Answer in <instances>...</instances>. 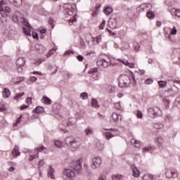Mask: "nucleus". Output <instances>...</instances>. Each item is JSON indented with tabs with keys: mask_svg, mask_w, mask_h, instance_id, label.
Segmentation results:
<instances>
[{
	"mask_svg": "<svg viewBox=\"0 0 180 180\" xmlns=\"http://www.w3.org/2000/svg\"><path fill=\"white\" fill-rule=\"evenodd\" d=\"M63 144V143L61 141H55L54 142V145L56 146V147H58V148H61Z\"/></svg>",
	"mask_w": 180,
	"mask_h": 180,
	"instance_id": "f704fd0d",
	"label": "nucleus"
},
{
	"mask_svg": "<svg viewBox=\"0 0 180 180\" xmlns=\"http://www.w3.org/2000/svg\"><path fill=\"white\" fill-rule=\"evenodd\" d=\"M31 29H33V28L32 27V28H27L26 27H22V31L25 33V34H26L27 36H32V32H30Z\"/></svg>",
	"mask_w": 180,
	"mask_h": 180,
	"instance_id": "cd10ccee",
	"label": "nucleus"
},
{
	"mask_svg": "<svg viewBox=\"0 0 180 180\" xmlns=\"http://www.w3.org/2000/svg\"><path fill=\"white\" fill-rule=\"evenodd\" d=\"M114 108H115V109H117V110H120V109H122V106L120 105V103H114Z\"/></svg>",
	"mask_w": 180,
	"mask_h": 180,
	"instance_id": "a18cd8bd",
	"label": "nucleus"
},
{
	"mask_svg": "<svg viewBox=\"0 0 180 180\" xmlns=\"http://www.w3.org/2000/svg\"><path fill=\"white\" fill-rule=\"evenodd\" d=\"M70 54H74V51L69 50L65 52V56H70Z\"/></svg>",
	"mask_w": 180,
	"mask_h": 180,
	"instance_id": "052dcab7",
	"label": "nucleus"
},
{
	"mask_svg": "<svg viewBox=\"0 0 180 180\" xmlns=\"http://www.w3.org/2000/svg\"><path fill=\"white\" fill-rule=\"evenodd\" d=\"M148 115L152 119H155V117L162 116V110L158 107L149 108H148Z\"/></svg>",
	"mask_w": 180,
	"mask_h": 180,
	"instance_id": "20e7f679",
	"label": "nucleus"
},
{
	"mask_svg": "<svg viewBox=\"0 0 180 180\" xmlns=\"http://www.w3.org/2000/svg\"><path fill=\"white\" fill-rule=\"evenodd\" d=\"M44 165V162L43 160H40L38 164V167H43Z\"/></svg>",
	"mask_w": 180,
	"mask_h": 180,
	"instance_id": "e2e57ef3",
	"label": "nucleus"
},
{
	"mask_svg": "<svg viewBox=\"0 0 180 180\" xmlns=\"http://www.w3.org/2000/svg\"><path fill=\"white\" fill-rule=\"evenodd\" d=\"M77 58L78 61H83L84 60V56H82L81 55H78L77 56Z\"/></svg>",
	"mask_w": 180,
	"mask_h": 180,
	"instance_id": "680f3d73",
	"label": "nucleus"
},
{
	"mask_svg": "<svg viewBox=\"0 0 180 180\" xmlns=\"http://www.w3.org/2000/svg\"><path fill=\"white\" fill-rule=\"evenodd\" d=\"M13 21L15 22V23H18V22H19V17H18V15H16V14H14L13 15Z\"/></svg>",
	"mask_w": 180,
	"mask_h": 180,
	"instance_id": "49530a36",
	"label": "nucleus"
},
{
	"mask_svg": "<svg viewBox=\"0 0 180 180\" xmlns=\"http://www.w3.org/2000/svg\"><path fill=\"white\" fill-rule=\"evenodd\" d=\"M104 13L109 16V15L113 13V8L112 7H106L104 10Z\"/></svg>",
	"mask_w": 180,
	"mask_h": 180,
	"instance_id": "c756f323",
	"label": "nucleus"
},
{
	"mask_svg": "<svg viewBox=\"0 0 180 180\" xmlns=\"http://www.w3.org/2000/svg\"><path fill=\"white\" fill-rule=\"evenodd\" d=\"M166 178H178V172L176 169H169L165 172Z\"/></svg>",
	"mask_w": 180,
	"mask_h": 180,
	"instance_id": "9b49d317",
	"label": "nucleus"
},
{
	"mask_svg": "<svg viewBox=\"0 0 180 180\" xmlns=\"http://www.w3.org/2000/svg\"><path fill=\"white\" fill-rule=\"evenodd\" d=\"M104 135L105 136L107 140H109L113 137V135L110 132H105Z\"/></svg>",
	"mask_w": 180,
	"mask_h": 180,
	"instance_id": "a19ab883",
	"label": "nucleus"
},
{
	"mask_svg": "<svg viewBox=\"0 0 180 180\" xmlns=\"http://www.w3.org/2000/svg\"><path fill=\"white\" fill-rule=\"evenodd\" d=\"M174 16H176V18H180V9H175L174 11Z\"/></svg>",
	"mask_w": 180,
	"mask_h": 180,
	"instance_id": "de8ad7c7",
	"label": "nucleus"
},
{
	"mask_svg": "<svg viewBox=\"0 0 180 180\" xmlns=\"http://www.w3.org/2000/svg\"><path fill=\"white\" fill-rule=\"evenodd\" d=\"M151 149L152 148L150 146H148V147H145L143 149V153H147L148 151H151Z\"/></svg>",
	"mask_w": 180,
	"mask_h": 180,
	"instance_id": "5fc2aeb1",
	"label": "nucleus"
},
{
	"mask_svg": "<svg viewBox=\"0 0 180 180\" xmlns=\"http://www.w3.org/2000/svg\"><path fill=\"white\" fill-rule=\"evenodd\" d=\"M157 142L158 143L159 146H162V143H164V139H162V137H158L157 139Z\"/></svg>",
	"mask_w": 180,
	"mask_h": 180,
	"instance_id": "c03bdc74",
	"label": "nucleus"
},
{
	"mask_svg": "<svg viewBox=\"0 0 180 180\" xmlns=\"http://www.w3.org/2000/svg\"><path fill=\"white\" fill-rule=\"evenodd\" d=\"M44 61V58L38 59V60L34 63V65L37 67V66H39V64H41V63H43Z\"/></svg>",
	"mask_w": 180,
	"mask_h": 180,
	"instance_id": "37998d69",
	"label": "nucleus"
},
{
	"mask_svg": "<svg viewBox=\"0 0 180 180\" xmlns=\"http://www.w3.org/2000/svg\"><path fill=\"white\" fill-rule=\"evenodd\" d=\"M146 16L147 18H148V19H153V18H154L155 15L152 11H148L146 14Z\"/></svg>",
	"mask_w": 180,
	"mask_h": 180,
	"instance_id": "4c0bfd02",
	"label": "nucleus"
},
{
	"mask_svg": "<svg viewBox=\"0 0 180 180\" xmlns=\"http://www.w3.org/2000/svg\"><path fill=\"white\" fill-rule=\"evenodd\" d=\"M22 25L25 27H27V29H32V25L29 23V20L25 18H22Z\"/></svg>",
	"mask_w": 180,
	"mask_h": 180,
	"instance_id": "393cba45",
	"label": "nucleus"
},
{
	"mask_svg": "<svg viewBox=\"0 0 180 180\" xmlns=\"http://www.w3.org/2000/svg\"><path fill=\"white\" fill-rule=\"evenodd\" d=\"M6 110V108H5V105L4 104L0 105V112H5Z\"/></svg>",
	"mask_w": 180,
	"mask_h": 180,
	"instance_id": "bf43d9fd",
	"label": "nucleus"
},
{
	"mask_svg": "<svg viewBox=\"0 0 180 180\" xmlns=\"http://www.w3.org/2000/svg\"><path fill=\"white\" fill-rule=\"evenodd\" d=\"M165 123H172V117L170 115H166L165 117Z\"/></svg>",
	"mask_w": 180,
	"mask_h": 180,
	"instance_id": "72a5a7b5",
	"label": "nucleus"
},
{
	"mask_svg": "<svg viewBox=\"0 0 180 180\" xmlns=\"http://www.w3.org/2000/svg\"><path fill=\"white\" fill-rule=\"evenodd\" d=\"M158 85H159L160 88H164V87L167 86V82L160 80L158 82Z\"/></svg>",
	"mask_w": 180,
	"mask_h": 180,
	"instance_id": "c9c22d12",
	"label": "nucleus"
},
{
	"mask_svg": "<svg viewBox=\"0 0 180 180\" xmlns=\"http://www.w3.org/2000/svg\"><path fill=\"white\" fill-rule=\"evenodd\" d=\"M37 47V50H41L39 53H44L46 51V48L43 45H38Z\"/></svg>",
	"mask_w": 180,
	"mask_h": 180,
	"instance_id": "58836bf2",
	"label": "nucleus"
},
{
	"mask_svg": "<svg viewBox=\"0 0 180 180\" xmlns=\"http://www.w3.org/2000/svg\"><path fill=\"white\" fill-rule=\"evenodd\" d=\"M46 149V147H44V146L39 147V148H37V149L35 150L37 154L34 155H31L29 158L30 161H33V160H34V158H39V153H41L42 151H44Z\"/></svg>",
	"mask_w": 180,
	"mask_h": 180,
	"instance_id": "ddd939ff",
	"label": "nucleus"
},
{
	"mask_svg": "<svg viewBox=\"0 0 180 180\" xmlns=\"http://www.w3.org/2000/svg\"><path fill=\"white\" fill-rule=\"evenodd\" d=\"M163 102H164V103H165V105H169V103H171V101H169V99H167V98H165V99L163 100Z\"/></svg>",
	"mask_w": 180,
	"mask_h": 180,
	"instance_id": "69168bd1",
	"label": "nucleus"
},
{
	"mask_svg": "<svg viewBox=\"0 0 180 180\" xmlns=\"http://www.w3.org/2000/svg\"><path fill=\"white\" fill-rule=\"evenodd\" d=\"M84 133L86 136H92V134H94V129L91 127H88L84 130Z\"/></svg>",
	"mask_w": 180,
	"mask_h": 180,
	"instance_id": "c85d7f7f",
	"label": "nucleus"
},
{
	"mask_svg": "<svg viewBox=\"0 0 180 180\" xmlns=\"http://www.w3.org/2000/svg\"><path fill=\"white\" fill-rule=\"evenodd\" d=\"M80 98L83 100L88 99V93L86 92H83L80 94Z\"/></svg>",
	"mask_w": 180,
	"mask_h": 180,
	"instance_id": "ea45409f",
	"label": "nucleus"
},
{
	"mask_svg": "<svg viewBox=\"0 0 180 180\" xmlns=\"http://www.w3.org/2000/svg\"><path fill=\"white\" fill-rule=\"evenodd\" d=\"M43 112H44V108L41 107V106H37L36 107V108H34L33 110V112L34 113H43Z\"/></svg>",
	"mask_w": 180,
	"mask_h": 180,
	"instance_id": "b1692460",
	"label": "nucleus"
},
{
	"mask_svg": "<svg viewBox=\"0 0 180 180\" xmlns=\"http://www.w3.org/2000/svg\"><path fill=\"white\" fill-rule=\"evenodd\" d=\"M134 47L136 51H140V45L139 44H134Z\"/></svg>",
	"mask_w": 180,
	"mask_h": 180,
	"instance_id": "864d4df0",
	"label": "nucleus"
},
{
	"mask_svg": "<svg viewBox=\"0 0 180 180\" xmlns=\"http://www.w3.org/2000/svg\"><path fill=\"white\" fill-rule=\"evenodd\" d=\"M23 95H25V92H22V93H19L17 94L15 96H14V99L15 101H18L20 98H22L23 96Z\"/></svg>",
	"mask_w": 180,
	"mask_h": 180,
	"instance_id": "e433bc0d",
	"label": "nucleus"
},
{
	"mask_svg": "<svg viewBox=\"0 0 180 180\" xmlns=\"http://www.w3.org/2000/svg\"><path fill=\"white\" fill-rule=\"evenodd\" d=\"M65 143L68 147L75 150H78L81 147V142L77 141L74 136H68L65 139Z\"/></svg>",
	"mask_w": 180,
	"mask_h": 180,
	"instance_id": "7ed1b4c3",
	"label": "nucleus"
},
{
	"mask_svg": "<svg viewBox=\"0 0 180 180\" xmlns=\"http://www.w3.org/2000/svg\"><path fill=\"white\" fill-rule=\"evenodd\" d=\"M131 169L133 176H134L135 178H139V176H140V171H139V169L136 167V165H132Z\"/></svg>",
	"mask_w": 180,
	"mask_h": 180,
	"instance_id": "2eb2a0df",
	"label": "nucleus"
},
{
	"mask_svg": "<svg viewBox=\"0 0 180 180\" xmlns=\"http://www.w3.org/2000/svg\"><path fill=\"white\" fill-rule=\"evenodd\" d=\"M32 36L33 39H36L37 40L39 39V34L36 32H32Z\"/></svg>",
	"mask_w": 180,
	"mask_h": 180,
	"instance_id": "603ef678",
	"label": "nucleus"
},
{
	"mask_svg": "<svg viewBox=\"0 0 180 180\" xmlns=\"http://www.w3.org/2000/svg\"><path fill=\"white\" fill-rule=\"evenodd\" d=\"M12 155H13V157H19V155H20V152H19V148H18V146H15L12 150Z\"/></svg>",
	"mask_w": 180,
	"mask_h": 180,
	"instance_id": "5701e85b",
	"label": "nucleus"
},
{
	"mask_svg": "<svg viewBox=\"0 0 180 180\" xmlns=\"http://www.w3.org/2000/svg\"><path fill=\"white\" fill-rule=\"evenodd\" d=\"M6 4L5 3V1L1 0L0 1V12L3 18H6V16H8V15H6L5 12H6L7 13H11L12 12V8H11V7L9 6H5Z\"/></svg>",
	"mask_w": 180,
	"mask_h": 180,
	"instance_id": "423d86ee",
	"label": "nucleus"
},
{
	"mask_svg": "<svg viewBox=\"0 0 180 180\" xmlns=\"http://www.w3.org/2000/svg\"><path fill=\"white\" fill-rule=\"evenodd\" d=\"M119 86L120 88H129L131 83L134 86L137 85L136 82V78L134 75H131V77L126 75H121L118 78Z\"/></svg>",
	"mask_w": 180,
	"mask_h": 180,
	"instance_id": "f03ea898",
	"label": "nucleus"
},
{
	"mask_svg": "<svg viewBox=\"0 0 180 180\" xmlns=\"http://www.w3.org/2000/svg\"><path fill=\"white\" fill-rule=\"evenodd\" d=\"M27 103H28V105H30V103H32V98L30 97L27 98Z\"/></svg>",
	"mask_w": 180,
	"mask_h": 180,
	"instance_id": "774afa93",
	"label": "nucleus"
},
{
	"mask_svg": "<svg viewBox=\"0 0 180 180\" xmlns=\"http://www.w3.org/2000/svg\"><path fill=\"white\" fill-rule=\"evenodd\" d=\"M101 165H102V159H101L99 157L94 158L92 159L91 168L93 169L100 168Z\"/></svg>",
	"mask_w": 180,
	"mask_h": 180,
	"instance_id": "0eeeda50",
	"label": "nucleus"
},
{
	"mask_svg": "<svg viewBox=\"0 0 180 180\" xmlns=\"http://www.w3.org/2000/svg\"><path fill=\"white\" fill-rule=\"evenodd\" d=\"M137 117H139V119H141L143 117V112H141V111L138 110L137 111Z\"/></svg>",
	"mask_w": 180,
	"mask_h": 180,
	"instance_id": "4d7b16f0",
	"label": "nucleus"
},
{
	"mask_svg": "<svg viewBox=\"0 0 180 180\" xmlns=\"http://www.w3.org/2000/svg\"><path fill=\"white\" fill-rule=\"evenodd\" d=\"M39 12L40 15H47V11H46L44 8L39 9Z\"/></svg>",
	"mask_w": 180,
	"mask_h": 180,
	"instance_id": "8fccbe9b",
	"label": "nucleus"
},
{
	"mask_svg": "<svg viewBox=\"0 0 180 180\" xmlns=\"http://www.w3.org/2000/svg\"><path fill=\"white\" fill-rule=\"evenodd\" d=\"M101 41H102V37L101 35L93 38L94 44H98V43H101Z\"/></svg>",
	"mask_w": 180,
	"mask_h": 180,
	"instance_id": "bb28decb",
	"label": "nucleus"
},
{
	"mask_svg": "<svg viewBox=\"0 0 180 180\" xmlns=\"http://www.w3.org/2000/svg\"><path fill=\"white\" fill-rule=\"evenodd\" d=\"M131 144H134L136 148H140L141 147V142L135 139H131Z\"/></svg>",
	"mask_w": 180,
	"mask_h": 180,
	"instance_id": "6ab92c4d",
	"label": "nucleus"
},
{
	"mask_svg": "<svg viewBox=\"0 0 180 180\" xmlns=\"http://www.w3.org/2000/svg\"><path fill=\"white\" fill-rule=\"evenodd\" d=\"M112 180H124V176L117 174L112 176Z\"/></svg>",
	"mask_w": 180,
	"mask_h": 180,
	"instance_id": "7c9ffc66",
	"label": "nucleus"
},
{
	"mask_svg": "<svg viewBox=\"0 0 180 180\" xmlns=\"http://www.w3.org/2000/svg\"><path fill=\"white\" fill-rule=\"evenodd\" d=\"M48 176L52 179H54V168H53L51 166L49 167L48 170Z\"/></svg>",
	"mask_w": 180,
	"mask_h": 180,
	"instance_id": "aec40b11",
	"label": "nucleus"
},
{
	"mask_svg": "<svg viewBox=\"0 0 180 180\" xmlns=\"http://www.w3.org/2000/svg\"><path fill=\"white\" fill-rule=\"evenodd\" d=\"M81 169H82L81 162L79 160L74 162L72 167L63 170V178L72 180L75 178V171H81Z\"/></svg>",
	"mask_w": 180,
	"mask_h": 180,
	"instance_id": "f257e3e1",
	"label": "nucleus"
},
{
	"mask_svg": "<svg viewBox=\"0 0 180 180\" xmlns=\"http://www.w3.org/2000/svg\"><path fill=\"white\" fill-rule=\"evenodd\" d=\"M2 95L4 98H9V96H11V90L8 88H5L2 92Z\"/></svg>",
	"mask_w": 180,
	"mask_h": 180,
	"instance_id": "412c9836",
	"label": "nucleus"
},
{
	"mask_svg": "<svg viewBox=\"0 0 180 180\" xmlns=\"http://www.w3.org/2000/svg\"><path fill=\"white\" fill-rule=\"evenodd\" d=\"M119 120H122V115H119L116 112H113L112 114V117L110 120L111 124H112V126L117 124V122H119Z\"/></svg>",
	"mask_w": 180,
	"mask_h": 180,
	"instance_id": "9d476101",
	"label": "nucleus"
},
{
	"mask_svg": "<svg viewBox=\"0 0 180 180\" xmlns=\"http://www.w3.org/2000/svg\"><path fill=\"white\" fill-rule=\"evenodd\" d=\"M177 33L176 28L175 27H173L171 30L170 34L175 35Z\"/></svg>",
	"mask_w": 180,
	"mask_h": 180,
	"instance_id": "3c124183",
	"label": "nucleus"
},
{
	"mask_svg": "<svg viewBox=\"0 0 180 180\" xmlns=\"http://www.w3.org/2000/svg\"><path fill=\"white\" fill-rule=\"evenodd\" d=\"M77 8V6L75 4H68L65 6V11L69 16H72L74 15V12H75V8Z\"/></svg>",
	"mask_w": 180,
	"mask_h": 180,
	"instance_id": "1a4fd4ad",
	"label": "nucleus"
},
{
	"mask_svg": "<svg viewBox=\"0 0 180 180\" xmlns=\"http://www.w3.org/2000/svg\"><path fill=\"white\" fill-rule=\"evenodd\" d=\"M108 25H109V27H110V29H116V27L117 26V24L116 23V19H114V20L110 21Z\"/></svg>",
	"mask_w": 180,
	"mask_h": 180,
	"instance_id": "a878e982",
	"label": "nucleus"
},
{
	"mask_svg": "<svg viewBox=\"0 0 180 180\" xmlns=\"http://www.w3.org/2000/svg\"><path fill=\"white\" fill-rule=\"evenodd\" d=\"M162 127H164V125L161 123L153 124V128L156 129V130H158L160 129H162Z\"/></svg>",
	"mask_w": 180,
	"mask_h": 180,
	"instance_id": "473e14b6",
	"label": "nucleus"
},
{
	"mask_svg": "<svg viewBox=\"0 0 180 180\" xmlns=\"http://www.w3.org/2000/svg\"><path fill=\"white\" fill-rule=\"evenodd\" d=\"M8 2L15 6L16 8H19V6H22V0H8Z\"/></svg>",
	"mask_w": 180,
	"mask_h": 180,
	"instance_id": "dca6fc26",
	"label": "nucleus"
},
{
	"mask_svg": "<svg viewBox=\"0 0 180 180\" xmlns=\"http://www.w3.org/2000/svg\"><path fill=\"white\" fill-rule=\"evenodd\" d=\"M153 82H154V81L153 80V79L148 78V79H147L145 81V84H146V85H150V84H153Z\"/></svg>",
	"mask_w": 180,
	"mask_h": 180,
	"instance_id": "09e8293b",
	"label": "nucleus"
},
{
	"mask_svg": "<svg viewBox=\"0 0 180 180\" xmlns=\"http://www.w3.org/2000/svg\"><path fill=\"white\" fill-rule=\"evenodd\" d=\"M89 74H90L91 75V77L93 78V79H95V81H98L99 79V78H101V75H99V73H98L97 68L91 69L89 71Z\"/></svg>",
	"mask_w": 180,
	"mask_h": 180,
	"instance_id": "f8f14e48",
	"label": "nucleus"
},
{
	"mask_svg": "<svg viewBox=\"0 0 180 180\" xmlns=\"http://www.w3.org/2000/svg\"><path fill=\"white\" fill-rule=\"evenodd\" d=\"M139 8V9L144 11V9L147 8V5L146 4H141Z\"/></svg>",
	"mask_w": 180,
	"mask_h": 180,
	"instance_id": "13d9d810",
	"label": "nucleus"
},
{
	"mask_svg": "<svg viewBox=\"0 0 180 180\" xmlns=\"http://www.w3.org/2000/svg\"><path fill=\"white\" fill-rule=\"evenodd\" d=\"M41 101L42 102V103H44L45 105H51V103H53L51 99L49 98L47 96H44Z\"/></svg>",
	"mask_w": 180,
	"mask_h": 180,
	"instance_id": "a211bd4d",
	"label": "nucleus"
},
{
	"mask_svg": "<svg viewBox=\"0 0 180 180\" xmlns=\"http://www.w3.org/2000/svg\"><path fill=\"white\" fill-rule=\"evenodd\" d=\"M98 180H106V176L105 175H101Z\"/></svg>",
	"mask_w": 180,
	"mask_h": 180,
	"instance_id": "338daca9",
	"label": "nucleus"
},
{
	"mask_svg": "<svg viewBox=\"0 0 180 180\" xmlns=\"http://www.w3.org/2000/svg\"><path fill=\"white\" fill-rule=\"evenodd\" d=\"M91 106L93 108H95L96 109H98V108H99V104H98V100L93 98L91 100Z\"/></svg>",
	"mask_w": 180,
	"mask_h": 180,
	"instance_id": "2f4dec72",
	"label": "nucleus"
},
{
	"mask_svg": "<svg viewBox=\"0 0 180 180\" xmlns=\"http://www.w3.org/2000/svg\"><path fill=\"white\" fill-rule=\"evenodd\" d=\"M97 65L98 67H103V68H108V67H109V65H110V62L107 61L105 59H101L97 61Z\"/></svg>",
	"mask_w": 180,
	"mask_h": 180,
	"instance_id": "4468645a",
	"label": "nucleus"
},
{
	"mask_svg": "<svg viewBox=\"0 0 180 180\" xmlns=\"http://www.w3.org/2000/svg\"><path fill=\"white\" fill-rule=\"evenodd\" d=\"M75 16H77V15H75L74 17H72V18H70L69 20V22L70 23H74V22H77V17H75Z\"/></svg>",
	"mask_w": 180,
	"mask_h": 180,
	"instance_id": "6e6d98bb",
	"label": "nucleus"
},
{
	"mask_svg": "<svg viewBox=\"0 0 180 180\" xmlns=\"http://www.w3.org/2000/svg\"><path fill=\"white\" fill-rule=\"evenodd\" d=\"M26 63V60L24 58H20L16 60L17 70L18 72H22L23 67H25V64Z\"/></svg>",
	"mask_w": 180,
	"mask_h": 180,
	"instance_id": "6e6552de",
	"label": "nucleus"
},
{
	"mask_svg": "<svg viewBox=\"0 0 180 180\" xmlns=\"http://www.w3.org/2000/svg\"><path fill=\"white\" fill-rule=\"evenodd\" d=\"M30 81H32V82H36L37 81V77L32 76L30 78Z\"/></svg>",
	"mask_w": 180,
	"mask_h": 180,
	"instance_id": "0e129e2a",
	"label": "nucleus"
},
{
	"mask_svg": "<svg viewBox=\"0 0 180 180\" xmlns=\"http://www.w3.org/2000/svg\"><path fill=\"white\" fill-rule=\"evenodd\" d=\"M106 89L108 92H109V94H115V91H116V87H115V86L109 84L107 86Z\"/></svg>",
	"mask_w": 180,
	"mask_h": 180,
	"instance_id": "4be33fe9",
	"label": "nucleus"
},
{
	"mask_svg": "<svg viewBox=\"0 0 180 180\" xmlns=\"http://www.w3.org/2000/svg\"><path fill=\"white\" fill-rule=\"evenodd\" d=\"M148 115L152 119H155V117L162 116V110L158 107L149 108H148Z\"/></svg>",
	"mask_w": 180,
	"mask_h": 180,
	"instance_id": "39448f33",
	"label": "nucleus"
},
{
	"mask_svg": "<svg viewBox=\"0 0 180 180\" xmlns=\"http://www.w3.org/2000/svg\"><path fill=\"white\" fill-rule=\"evenodd\" d=\"M117 60L120 61V63H122L124 65H127V67H129V68H134V64L133 63H130L127 60H123L122 59H117Z\"/></svg>",
	"mask_w": 180,
	"mask_h": 180,
	"instance_id": "f3484780",
	"label": "nucleus"
},
{
	"mask_svg": "<svg viewBox=\"0 0 180 180\" xmlns=\"http://www.w3.org/2000/svg\"><path fill=\"white\" fill-rule=\"evenodd\" d=\"M22 122V115L17 119L15 123L13 124L14 127H16Z\"/></svg>",
	"mask_w": 180,
	"mask_h": 180,
	"instance_id": "79ce46f5",
	"label": "nucleus"
}]
</instances>
